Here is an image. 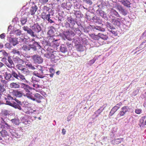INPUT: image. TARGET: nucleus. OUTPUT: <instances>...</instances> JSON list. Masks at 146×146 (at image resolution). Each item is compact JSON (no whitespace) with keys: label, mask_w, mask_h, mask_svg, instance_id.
Listing matches in <instances>:
<instances>
[{"label":"nucleus","mask_w":146,"mask_h":146,"mask_svg":"<svg viewBox=\"0 0 146 146\" xmlns=\"http://www.w3.org/2000/svg\"><path fill=\"white\" fill-rule=\"evenodd\" d=\"M60 50L61 52L64 53H65L68 51L66 47L64 44L61 45L60 46Z\"/></svg>","instance_id":"obj_26"},{"label":"nucleus","mask_w":146,"mask_h":146,"mask_svg":"<svg viewBox=\"0 0 146 146\" xmlns=\"http://www.w3.org/2000/svg\"><path fill=\"white\" fill-rule=\"evenodd\" d=\"M26 95L28 98L30 99L33 100H35L34 99V97L33 95V94L31 93L29 91L28 92L26 93Z\"/></svg>","instance_id":"obj_28"},{"label":"nucleus","mask_w":146,"mask_h":146,"mask_svg":"<svg viewBox=\"0 0 146 146\" xmlns=\"http://www.w3.org/2000/svg\"><path fill=\"white\" fill-rule=\"evenodd\" d=\"M12 122L15 125H18L20 123L19 120L18 118H14L11 120Z\"/></svg>","instance_id":"obj_31"},{"label":"nucleus","mask_w":146,"mask_h":146,"mask_svg":"<svg viewBox=\"0 0 146 146\" xmlns=\"http://www.w3.org/2000/svg\"><path fill=\"white\" fill-rule=\"evenodd\" d=\"M32 59L35 63L38 64L42 63L43 62L42 58L37 54H35L32 56Z\"/></svg>","instance_id":"obj_8"},{"label":"nucleus","mask_w":146,"mask_h":146,"mask_svg":"<svg viewBox=\"0 0 146 146\" xmlns=\"http://www.w3.org/2000/svg\"><path fill=\"white\" fill-rule=\"evenodd\" d=\"M8 99L9 100H15V101L18 103L19 102V101L16 99V98H14L13 97H12L11 94H8L7 96Z\"/></svg>","instance_id":"obj_39"},{"label":"nucleus","mask_w":146,"mask_h":146,"mask_svg":"<svg viewBox=\"0 0 146 146\" xmlns=\"http://www.w3.org/2000/svg\"><path fill=\"white\" fill-rule=\"evenodd\" d=\"M146 116H144L142 117L140 119L139 125L141 128H144L145 127V122L144 123V120Z\"/></svg>","instance_id":"obj_15"},{"label":"nucleus","mask_w":146,"mask_h":146,"mask_svg":"<svg viewBox=\"0 0 146 146\" xmlns=\"http://www.w3.org/2000/svg\"><path fill=\"white\" fill-rule=\"evenodd\" d=\"M113 29L110 30L109 29L108 31L110 32V34H111L113 35H114V36H116L117 35V32L116 31H115L113 30Z\"/></svg>","instance_id":"obj_49"},{"label":"nucleus","mask_w":146,"mask_h":146,"mask_svg":"<svg viewBox=\"0 0 146 146\" xmlns=\"http://www.w3.org/2000/svg\"><path fill=\"white\" fill-rule=\"evenodd\" d=\"M61 6L64 9H69V8H70L71 6L70 5L69 6H68L67 5V3L63 2L61 5Z\"/></svg>","instance_id":"obj_33"},{"label":"nucleus","mask_w":146,"mask_h":146,"mask_svg":"<svg viewBox=\"0 0 146 146\" xmlns=\"http://www.w3.org/2000/svg\"><path fill=\"white\" fill-rule=\"evenodd\" d=\"M1 82L2 83V84H1L2 85H3V86H4L5 85H6L7 82V81L5 80H3V79H2V80H1Z\"/></svg>","instance_id":"obj_60"},{"label":"nucleus","mask_w":146,"mask_h":146,"mask_svg":"<svg viewBox=\"0 0 146 146\" xmlns=\"http://www.w3.org/2000/svg\"><path fill=\"white\" fill-rule=\"evenodd\" d=\"M64 1V0H57V3L58 4H60L62 3Z\"/></svg>","instance_id":"obj_64"},{"label":"nucleus","mask_w":146,"mask_h":146,"mask_svg":"<svg viewBox=\"0 0 146 146\" xmlns=\"http://www.w3.org/2000/svg\"><path fill=\"white\" fill-rule=\"evenodd\" d=\"M55 28L52 26H50L47 32L48 35L50 37H52L54 36V30Z\"/></svg>","instance_id":"obj_11"},{"label":"nucleus","mask_w":146,"mask_h":146,"mask_svg":"<svg viewBox=\"0 0 146 146\" xmlns=\"http://www.w3.org/2000/svg\"><path fill=\"white\" fill-rule=\"evenodd\" d=\"M10 87L11 88H18L20 87V85L19 83L12 82L10 84Z\"/></svg>","instance_id":"obj_25"},{"label":"nucleus","mask_w":146,"mask_h":146,"mask_svg":"<svg viewBox=\"0 0 146 146\" xmlns=\"http://www.w3.org/2000/svg\"><path fill=\"white\" fill-rule=\"evenodd\" d=\"M46 20H47L48 22L50 23H54V21L50 19V17H49Z\"/></svg>","instance_id":"obj_61"},{"label":"nucleus","mask_w":146,"mask_h":146,"mask_svg":"<svg viewBox=\"0 0 146 146\" xmlns=\"http://www.w3.org/2000/svg\"><path fill=\"white\" fill-rule=\"evenodd\" d=\"M1 136L3 137H7L9 135V133L5 129H3L0 131Z\"/></svg>","instance_id":"obj_23"},{"label":"nucleus","mask_w":146,"mask_h":146,"mask_svg":"<svg viewBox=\"0 0 146 146\" xmlns=\"http://www.w3.org/2000/svg\"><path fill=\"white\" fill-rule=\"evenodd\" d=\"M111 19V22L115 26L119 27L120 26L121 23L120 19L112 16Z\"/></svg>","instance_id":"obj_7"},{"label":"nucleus","mask_w":146,"mask_h":146,"mask_svg":"<svg viewBox=\"0 0 146 146\" xmlns=\"http://www.w3.org/2000/svg\"><path fill=\"white\" fill-rule=\"evenodd\" d=\"M33 74L34 75L41 78H42L44 77L43 75V72H42V73L40 71H35L34 72Z\"/></svg>","instance_id":"obj_16"},{"label":"nucleus","mask_w":146,"mask_h":146,"mask_svg":"<svg viewBox=\"0 0 146 146\" xmlns=\"http://www.w3.org/2000/svg\"><path fill=\"white\" fill-rule=\"evenodd\" d=\"M21 72L24 74H25L26 75L29 74L30 71L28 69L27 67L25 66L24 68H23L21 71Z\"/></svg>","instance_id":"obj_27"},{"label":"nucleus","mask_w":146,"mask_h":146,"mask_svg":"<svg viewBox=\"0 0 146 146\" xmlns=\"http://www.w3.org/2000/svg\"><path fill=\"white\" fill-rule=\"evenodd\" d=\"M13 52L14 54L17 53L18 54H20V52H19V51L18 50H15V49L13 50Z\"/></svg>","instance_id":"obj_63"},{"label":"nucleus","mask_w":146,"mask_h":146,"mask_svg":"<svg viewBox=\"0 0 146 146\" xmlns=\"http://www.w3.org/2000/svg\"><path fill=\"white\" fill-rule=\"evenodd\" d=\"M37 68L38 69L37 71H40V72L42 73V72H43L42 67L40 65H38L37 66Z\"/></svg>","instance_id":"obj_51"},{"label":"nucleus","mask_w":146,"mask_h":146,"mask_svg":"<svg viewBox=\"0 0 146 146\" xmlns=\"http://www.w3.org/2000/svg\"><path fill=\"white\" fill-rule=\"evenodd\" d=\"M83 2L84 3L89 5H90L92 4V0H83Z\"/></svg>","instance_id":"obj_47"},{"label":"nucleus","mask_w":146,"mask_h":146,"mask_svg":"<svg viewBox=\"0 0 146 146\" xmlns=\"http://www.w3.org/2000/svg\"><path fill=\"white\" fill-rule=\"evenodd\" d=\"M14 62L17 63H23L24 61L20 58L18 57H16L14 58Z\"/></svg>","instance_id":"obj_35"},{"label":"nucleus","mask_w":146,"mask_h":146,"mask_svg":"<svg viewBox=\"0 0 146 146\" xmlns=\"http://www.w3.org/2000/svg\"><path fill=\"white\" fill-rule=\"evenodd\" d=\"M34 99L33 101H35L38 103H40L41 102V100L44 99V98L40 94L38 93H36L34 94Z\"/></svg>","instance_id":"obj_10"},{"label":"nucleus","mask_w":146,"mask_h":146,"mask_svg":"<svg viewBox=\"0 0 146 146\" xmlns=\"http://www.w3.org/2000/svg\"><path fill=\"white\" fill-rule=\"evenodd\" d=\"M120 2L124 6L128 8H130L131 4L130 2L127 0H121Z\"/></svg>","instance_id":"obj_17"},{"label":"nucleus","mask_w":146,"mask_h":146,"mask_svg":"<svg viewBox=\"0 0 146 146\" xmlns=\"http://www.w3.org/2000/svg\"><path fill=\"white\" fill-rule=\"evenodd\" d=\"M25 66L21 64H18L16 65V67L17 69L21 71Z\"/></svg>","instance_id":"obj_36"},{"label":"nucleus","mask_w":146,"mask_h":146,"mask_svg":"<svg viewBox=\"0 0 146 146\" xmlns=\"http://www.w3.org/2000/svg\"><path fill=\"white\" fill-rule=\"evenodd\" d=\"M67 20L69 22V26L72 28L75 24L74 20L70 16L67 18Z\"/></svg>","instance_id":"obj_14"},{"label":"nucleus","mask_w":146,"mask_h":146,"mask_svg":"<svg viewBox=\"0 0 146 146\" xmlns=\"http://www.w3.org/2000/svg\"><path fill=\"white\" fill-rule=\"evenodd\" d=\"M100 38L99 40V41H101L103 40H106L108 38V37L107 36L103 34L101 35V36H100Z\"/></svg>","instance_id":"obj_43"},{"label":"nucleus","mask_w":146,"mask_h":146,"mask_svg":"<svg viewBox=\"0 0 146 146\" xmlns=\"http://www.w3.org/2000/svg\"><path fill=\"white\" fill-rule=\"evenodd\" d=\"M89 36L92 38V39L94 40H98V41H99L100 37L99 36L92 34H89Z\"/></svg>","instance_id":"obj_30"},{"label":"nucleus","mask_w":146,"mask_h":146,"mask_svg":"<svg viewBox=\"0 0 146 146\" xmlns=\"http://www.w3.org/2000/svg\"><path fill=\"white\" fill-rule=\"evenodd\" d=\"M54 47L52 46H48L46 49V50L48 54L49 55V54H52V53L54 52H57L54 51L53 50Z\"/></svg>","instance_id":"obj_22"},{"label":"nucleus","mask_w":146,"mask_h":146,"mask_svg":"<svg viewBox=\"0 0 146 146\" xmlns=\"http://www.w3.org/2000/svg\"><path fill=\"white\" fill-rule=\"evenodd\" d=\"M49 72L50 73L49 76L50 77L52 78L55 73V69L52 68H50L49 69Z\"/></svg>","instance_id":"obj_29"},{"label":"nucleus","mask_w":146,"mask_h":146,"mask_svg":"<svg viewBox=\"0 0 146 146\" xmlns=\"http://www.w3.org/2000/svg\"><path fill=\"white\" fill-rule=\"evenodd\" d=\"M6 76L5 77V78L7 80H9L11 77L12 75L11 73H8L7 72L5 73Z\"/></svg>","instance_id":"obj_45"},{"label":"nucleus","mask_w":146,"mask_h":146,"mask_svg":"<svg viewBox=\"0 0 146 146\" xmlns=\"http://www.w3.org/2000/svg\"><path fill=\"white\" fill-rule=\"evenodd\" d=\"M31 48L30 45H25L22 47V49L26 51H28L31 50Z\"/></svg>","instance_id":"obj_32"},{"label":"nucleus","mask_w":146,"mask_h":146,"mask_svg":"<svg viewBox=\"0 0 146 146\" xmlns=\"http://www.w3.org/2000/svg\"><path fill=\"white\" fill-rule=\"evenodd\" d=\"M111 15L110 16V18L111 19V17H120V16L118 13L115 10L112 9L111 11Z\"/></svg>","instance_id":"obj_18"},{"label":"nucleus","mask_w":146,"mask_h":146,"mask_svg":"<svg viewBox=\"0 0 146 146\" xmlns=\"http://www.w3.org/2000/svg\"><path fill=\"white\" fill-rule=\"evenodd\" d=\"M35 110H33L32 109H30L29 111L25 112L27 114H30L31 113H33V112L35 111Z\"/></svg>","instance_id":"obj_55"},{"label":"nucleus","mask_w":146,"mask_h":146,"mask_svg":"<svg viewBox=\"0 0 146 146\" xmlns=\"http://www.w3.org/2000/svg\"><path fill=\"white\" fill-rule=\"evenodd\" d=\"M5 100H6L5 102V104L7 105H9L12 107H14V104L11 103L10 101L7 100V98H5Z\"/></svg>","instance_id":"obj_46"},{"label":"nucleus","mask_w":146,"mask_h":146,"mask_svg":"<svg viewBox=\"0 0 146 146\" xmlns=\"http://www.w3.org/2000/svg\"><path fill=\"white\" fill-rule=\"evenodd\" d=\"M8 54L4 50L0 51V58L4 59L8 56Z\"/></svg>","instance_id":"obj_24"},{"label":"nucleus","mask_w":146,"mask_h":146,"mask_svg":"<svg viewBox=\"0 0 146 146\" xmlns=\"http://www.w3.org/2000/svg\"><path fill=\"white\" fill-rule=\"evenodd\" d=\"M107 26L108 28L110 29V30L115 29V28L110 23H108Z\"/></svg>","instance_id":"obj_50"},{"label":"nucleus","mask_w":146,"mask_h":146,"mask_svg":"<svg viewBox=\"0 0 146 146\" xmlns=\"http://www.w3.org/2000/svg\"><path fill=\"white\" fill-rule=\"evenodd\" d=\"M23 29L25 31H26L27 33L33 37H35L34 32L32 30L28 27L27 26H24L23 27Z\"/></svg>","instance_id":"obj_12"},{"label":"nucleus","mask_w":146,"mask_h":146,"mask_svg":"<svg viewBox=\"0 0 146 146\" xmlns=\"http://www.w3.org/2000/svg\"><path fill=\"white\" fill-rule=\"evenodd\" d=\"M30 117L28 115H26L21 117V121L22 123L24 124L25 127L29 126L31 124L32 122L30 121Z\"/></svg>","instance_id":"obj_2"},{"label":"nucleus","mask_w":146,"mask_h":146,"mask_svg":"<svg viewBox=\"0 0 146 146\" xmlns=\"http://www.w3.org/2000/svg\"><path fill=\"white\" fill-rule=\"evenodd\" d=\"M94 28L96 30L101 31H105V29L103 28L100 27L96 26L94 27Z\"/></svg>","instance_id":"obj_48"},{"label":"nucleus","mask_w":146,"mask_h":146,"mask_svg":"<svg viewBox=\"0 0 146 146\" xmlns=\"http://www.w3.org/2000/svg\"><path fill=\"white\" fill-rule=\"evenodd\" d=\"M66 32L67 33H68L69 35H71V36H74L75 35V34L74 33L71 31H66Z\"/></svg>","instance_id":"obj_57"},{"label":"nucleus","mask_w":146,"mask_h":146,"mask_svg":"<svg viewBox=\"0 0 146 146\" xmlns=\"http://www.w3.org/2000/svg\"><path fill=\"white\" fill-rule=\"evenodd\" d=\"M48 0H39V2L42 4H44L47 3Z\"/></svg>","instance_id":"obj_53"},{"label":"nucleus","mask_w":146,"mask_h":146,"mask_svg":"<svg viewBox=\"0 0 146 146\" xmlns=\"http://www.w3.org/2000/svg\"><path fill=\"white\" fill-rule=\"evenodd\" d=\"M21 87L25 90L26 93L29 92V89H31V87L29 85L24 83H22L21 84Z\"/></svg>","instance_id":"obj_19"},{"label":"nucleus","mask_w":146,"mask_h":146,"mask_svg":"<svg viewBox=\"0 0 146 146\" xmlns=\"http://www.w3.org/2000/svg\"><path fill=\"white\" fill-rule=\"evenodd\" d=\"M8 61L10 64L14 65L13 60H12L11 58L9 57L8 58Z\"/></svg>","instance_id":"obj_58"},{"label":"nucleus","mask_w":146,"mask_h":146,"mask_svg":"<svg viewBox=\"0 0 146 146\" xmlns=\"http://www.w3.org/2000/svg\"><path fill=\"white\" fill-rule=\"evenodd\" d=\"M33 30L36 33L39 32L41 30V27L38 24H35L32 27Z\"/></svg>","instance_id":"obj_13"},{"label":"nucleus","mask_w":146,"mask_h":146,"mask_svg":"<svg viewBox=\"0 0 146 146\" xmlns=\"http://www.w3.org/2000/svg\"><path fill=\"white\" fill-rule=\"evenodd\" d=\"M129 107L125 106L122 107L117 115L118 117H120L122 116H124L126 113L129 111Z\"/></svg>","instance_id":"obj_3"},{"label":"nucleus","mask_w":146,"mask_h":146,"mask_svg":"<svg viewBox=\"0 0 146 146\" xmlns=\"http://www.w3.org/2000/svg\"><path fill=\"white\" fill-rule=\"evenodd\" d=\"M6 91L4 86L0 83V93H2Z\"/></svg>","instance_id":"obj_42"},{"label":"nucleus","mask_w":146,"mask_h":146,"mask_svg":"<svg viewBox=\"0 0 146 146\" xmlns=\"http://www.w3.org/2000/svg\"><path fill=\"white\" fill-rule=\"evenodd\" d=\"M12 96L17 97L20 98L23 96L22 92L19 90H14L11 93Z\"/></svg>","instance_id":"obj_9"},{"label":"nucleus","mask_w":146,"mask_h":146,"mask_svg":"<svg viewBox=\"0 0 146 146\" xmlns=\"http://www.w3.org/2000/svg\"><path fill=\"white\" fill-rule=\"evenodd\" d=\"M97 12L98 14L102 17H104V12L102 10L100 9H98Z\"/></svg>","instance_id":"obj_34"},{"label":"nucleus","mask_w":146,"mask_h":146,"mask_svg":"<svg viewBox=\"0 0 146 146\" xmlns=\"http://www.w3.org/2000/svg\"><path fill=\"white\" fill-rule=\"evenodd\" d=\"M49 8L46 6H45L44 7L43 11L41 15V18L44 20H46L50 17V15L49 13L48 14L46 13V12L49 10Z\"/></svg>","instance_id":"obj_4"},{"label":"nucleus","mask_w":146,"mask_h":146,"mask_svg":"<svg viewBox=\"0 0 146 146\" xmlns=\"http://www.w3.org/2000/svg\"><path fill=\"white\" fill-rule=\"evenodd\" d=\"M33 86L34 88H39L40 86L39 85L37 84H33Z\"/></svg>","instance_id":"obj_62"},{"label":"nucleus","mask_w":146,"mask_h":146,"mask_svg":"<svg viewBox=\"0 0 146 146\" xmlns=\"http://www.w3.org/2000/svg\"><path fill=\"white\" fill-rule=\"evenodd\" d=\"M12 76L15 78L23 81L26 80L25 76L20 72L17 74L15 71H12L11 72Z\"/></svg>","instance_id":"obj_1"},{"label":"nucleus","mask_w":146,"mask_h":146,"mask_svg":"<svg viewBox=\"0 0 146 146\" xmlns=\"http://www.w3.org/2000/svg\"><path fill=\"white\" fill-rule=\"evenodd\" d=\"M142 110L140 109H137L135 110V113L137 114H140L141 113Z\"/></svg>","instance_id":"obj_54"},{"label":"nucleus","mask_w":146,"mask_h":146,"mask_svg":"<svg viewBox=\"0 0 146 146\" xmlns=\"http://www.w3.org/2000/svg\"><path fill=\"white\" fill-rule=\"evenodd\" d=\"M122 105L121 102H119L115 106L113 107L111 110L109 115L110 116H112L113 114L118 110Z\"/></svg>","instance_id":"obj_6"},{"label":"nucleus","mask_w":146,"mask_h":146,"mask_svg":"<svg viewBox=\"0 0 146 146\" xmlns=\"http://www.w3.org/2000/svg\"><path fill=\"white\" fill-rule=\"evenodd\" d=\"M95 61H96V60L94 59L91 60H90L89 61V62H88V64L90 66H91L95 62Z\"/></svg>","instance_id":"obj_56"},{"label":"nucleus","mask_w":146,"mask_h":146,"mask_svg":"<svg viewBox=\"0 0 146 146\" xmlns=\"http://www.w3.org/2000/svg\"><path fill=\"white\" fill-rule=\"evenodd\" d=\"M27 17H23L21 19V22L22 25H25L27 22Z\"/></svg>","instance_id":"obj_38"},{"label":"nucleus","mask_w":146,"mask_h":146,"mask_svg":"<svg viewBox=\"0 0 146 146\" xmlns=\"http://www.w3.org/2000/svg\"><path fill=\"white\" fill-rule=\"evenodd\" d=\"M1 119L2 120V123H4L5 125L4 126L7 129H9L11 127L10 125H9L7 123H6L4 119H3V118H1Z\"/></svg>","instance_id":"obj_37"},{"label":"nucleus","mask_w":146,"mask_h":146,"mask_svg":"<svg viewBox=\"0 0 146 146\" xmlns=\"http://www.w3.org/2000/svg\"><path fill=\"white\" fill-rule=\"evenodd\" d=\"M115 7L116 9L123 15L125 16L128 13V11L124 9L122 5H120L119 4H116Z\"/></svg>","instance_id":"obj_5"},{"label":"nucleus","mask_w":146,"mask_h":146,"mask_svg":"<svg viewBox=\"0 0 146 146\" xmlns=\"http://www.w3.org/2000/svg\"><path fill=\"white\" fill-rule=\"evenodd\" d=\"M15 33L17 35H20L21 34V31L20 30L18 29L15 31Z\"/></svg>","instance_id":"obj_52"},{"label":"nucleus","mask_w":146,"mask_h":146,"mask_svg":"<svg viewBox=\"0 0 146 146\" xmlns=\"http://www.w3.org/2000/svg\"><path fill=\"white\" fill-rule=\"evenodd\" d=\"M26 66L29 68L31 70H34L35 69V68L34 66H33L31 63L26 64Z\"/></svg>","instance_id":"obj_44"},{"label":"nucleus","mask_w":146,"mask_h":146,"mask_svg":"<svg viewBox=\"0 0 146 146\" xmlns=\"http://www.w3.org/2000/svg\"><path fill=\"white\" fill-rule=\"evenodd\" d=\"M35 45V46H33L32 45L33 47H31V49H33V50H37L36 47H40V46L39 45V44H38V43L36 42H35L34 43V45Z\"/></svg>","instance_id":"obj_41"},{"label":"nucleus","mask_w":146,"mask_h":146,"mask_svg":"<svg viewBox=\"0 0 146 146\" xmlns=\"http://www.w3.org/2000/svg\"><path fill=\"white\" fill-rule=\"evenodd\" d=\"M9 42L13 46H15L18 43L17 38H11L9 39Z\"/></svg>","instance_id":"obj_21"},{"label":"nucleus","mask_w":146,"mask_h":146,"mask_svg":"<svg viewBox=\"0 0 146 146\" xmlns=\"http://www.w3.org/2000/svg\"><path fill=\"white\" fill-rule=\"evenodd\" d=\"M1 114L4 116H7L9 114V112L7 110H4L1 111Z\"/></svg>","instance_id":"obj_40"},{"label":"nucleus","mask_w":146,"mask_h":146,"mask_svg":"<svg viewBox=\"0 0 146 146\" xmlns=\"http://www.w3.org/2000/svg\"><path fill=\"white\" fill-rule=\"evenodd\" d=\"M7 66V67H8L9 68H12L13 67L14 65H13L11 64H10L9 63V64L7 63L5 64Z\"/></svg>","instance_id":"obj_59"},{"label":"nucleus","mask_w":146,"mask_h":146,"mask_svg":"<svg viewBox=\"0 0 146 146\" xmlns=\"http://www.w3.org/2000/svg\"><path fill=\"white\" fill-rule=\"evenodd\" d=\"M37 10V7L36 5L32 6L30 9V11L29 12V15L31 14L32 15H34L35 12Z\"/></svg>","instance_id":"obj_20"}]
</instances>
